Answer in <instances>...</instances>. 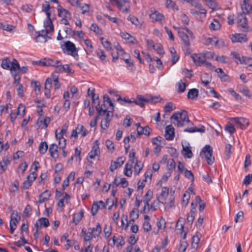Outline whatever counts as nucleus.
I'll return each instance as SVG.
<instances>
[{
  "mask_svg": "<svg viewBox=\"0 0 252 252\" xmlns=\"http://www.w3.org/2000/svg\"><path fill=\"white\" fill-rule=\"evenodd\" d=\"M151 14L150 15V18L155 21H161L163 18L164 16L163 14L160 13L159 12L156 11L154 9H151Z\"/></svg>",
  "mask_w": 252,
  "mask_h": 252,
  "instance_id": "obj_19",
  "label": "nucleus"
},
{
  "mask_svg": "<svg viewBox=\"0 0 252 252\" xmlns=\"http://www.w3.org/2000/svg\"><path fill=\"white\" fill-rule=\"evenodd\" d=\"M83 215L84 211L82 209L79 213H75L73 215L72 222L74 223L75 225H77L82 220Z\"/></svg>",
  "mask_w": 252,
  "mask_h": 252,
  "instance_id": "obj_26",
  "label": "nucleus"
},
{
  "mask_svg": "<svg viewBox=\"0 0 252 252\" xmlns=\"http://www.w3.org/2000/svg\"><path fill=\"white\" fill-rule=\"evenodd\" d=\"M96 53L97 56L103 63H105L107 62L106 56L103 50L98 49L96 51Z\"/></svg>",
  "mask_w": 252,
  "mask_h": 252,
  "instance_id": "obj_28",
  "label": "nucleus"
},
{
  "mask_svg": "<svg viewBox=\"0 0 252 252\" xmlns=\"http://www.w3.org/2000/svg\"><path fill=\"white\" fill-rule=\"evenodd\" d=\"M215 71L218 73L219 76L222 79H224L226 77V74L224 73L222 69L220 68H218L215 69Z\"/></svg>",
  "mask_w": 252,
  "mask_h": 252,
  "instance_id": "obj_64",
  "label": "nucleus"
},
{
  "mask_svg": "<svg viewBox=\"0 0 252 252\" xmlns=\"http://www.w3.org/2000/svg\"><path fill=\"white\" fill-rule=\"evenodd\" d=\"M49 152L50 156L54 158H57L59 157L58 146L55 144H52L50 146Z\"/></svg>",
  "mask_w": 252,
  "mask_h": 252,
  "instance_id": "obj_21",
  "label": "nucleus"
},
{
  "mask_svg": "<svg viewBox=\"0 0 252 252\" xmlns=\"http://www.w3.org/2000/svg\"><path fill=\"white\" fill-rule=\"evenodd\" d=\"M93 103L96 104V109L97 112L96 116H103L107 112V109L104 108L102 106H99V95H91Z\"/></svg>",
  "mask_w": 252,
  "mask_h": 252,
  "instance_id": "obj_8",
  "label": "nucleus"
},
{
  "mask_svg": "<svg viewBox=\"0 0 252 252\" xmlns=\"http://www.w3.org/2000/svg\"><path fill=\"white\" fill-rule=\"evenodd\" d=\"M162 137L158 136L152 139V143L154 145H161L162 141H163Z\"/></svg>",
  "mask_w": 252,
  "mask_h": 252,
  "instance_id": "obj_59",
  "label": "nucleus"
},
{
  "mask_svg": "<svg viewBox=\"0 0 252 252\" xmlns=\"http://www.w3.org/2000/svg\"><path fill=\"white\" fill-rule=\"evenodd\" d=\"M231 148L232 146L229 144H227L225 145V151H224V155H225V159H228L230 157V155L231 154Z\"/></svg>",
  "mask_w": 252,
  "mask_h": 252,
  "instance_id": "obj_38",
  "label": "nucleus"
},
{
  "mask_svg": "<svg viewBox=\"0 0 252 252\" xmlns=\"http://www.w3.org/2000/svg\"><path fill=\"white\" fill-rule=\"evenodd\" d=\"M99 208V206L98 204L97 201H95L93 203L92 209L91 213L93 216H94L96 214L98 211V209Z\"/></svg>",
  "mask_w": 252,
  "mask_h": 252,
  "instance_id": "obj_49",
  "label": "nucleus"
},
{
  "mask_svg": "<svg viewBox=\"0 0 252 252\" xmlns=\"http://www.w3.org/2000/svg\"><path fill=\"white\" fill-rule=\"evenodd\" d=\"M166 4L167 7L172 8V9L178 10L179 7L176 5V4L172 1L171 0H167Z\"/></svg>",
  "mask_w": 252,
  "mask_h": 252,
  "instance_id": "obj_52",
  "label": "nucleus"
},
{
  "mask_svg": "<svg viewBox=\"0 0 252 252\" xmlns=\"http://www.w3.org/2000/svg\"><path fill=\"white\" fill-rule=\"evenodd\" d=\"M10 161L8 159L3 158L2 161L0 162V167L2 170L1 173L4 172L7 168L8 164H10Z\"/></svg>",
  "mask_w": 252,
  "mask_h": 252,
  "instance_id": "obj_34",
  "label": "nucleus"
},
{
  "mask_svg": "<svg viewBox=\"0 0 252 252\" xmlns=\"http://www.w3.org/2000/svg\"><path fill=\"white\" fill-rule=\"evenodd\" d=\"M241 8L243 12H245L246 14H249L252 10V6L250 0H244L241 5Z\"/></svg>",
  "mask_w": 252,
  "mask_h": 252,
  "instance_id": "obj_20",
  "label": "nucleus"
},
{
  "mask_svg": "<svg viewBox=\"0 0 252 252\" xmlns=\"http://www.w3.org/2000/svg\"><path fill=\"white\" fill-rule=\"evenodd\" d=\"M231 121L239 125L242 129H246L250 124L249 120L245 118H233Z\"/></svg>",
  "mask_w": 252,
  "mask_h": 252,
  "instance_id": "obj_11",
  "label": "nucleus"
},
{
  "mask_svg": "<svg viewBox=\"0 0 252 252\" xmlns=\"http://www.w3.org/2000/svg\"><path fill=\"white\" fill-rule=\"evenodd\" d=\"M213 150L211 147L209 145H206L200 153V156H202V154L204 156L205 159L209 165H212L214 162L215 158L212 157Z\"/></svg>",
  "mask_w": 252,
  "mask_h": 252,
  "instance_id": "obj_7",
  "label": "nucleus"
},
{
  "mask_svg": "<svg viewBox=\"0 0 252 252\" xmlns=\"http://www.w3.org/2000/svg\"><path fill=\"white\" fill-rule=\"evenodd\" d=\"M191 57L193 62L197 65L200 66L205 63V55L204 53L194 54Z\"/></svg>",
  "mask_w": 252,
  "mask_h": 252,
  "instance_id": "obj_12",
  "label": "nucleus"
},
{
  "mask_svg": "<svg viewBox=\"0 0 252 252\" xmlns=\"http://www.w3.org/2000/svg\"><path fill=\"white\" fill-rule=\"evenodd\" d=\"M153 49L159 55H163L164 54L162 46L159 43H156L155 46H154Z\"/></svg>",
  "mask_w": 252,
  "mask_h": 252,
  "instance_id": "obj_39",
  "label": "nucleus"
},
{
  "mask_svg": "<svg viewBox=\"0 0 252 252\" xmlns=\"http://www.w3.org/2000/svg\"><path fill=\"white\" fill-rule=\"evenodd\" d=\"M90 229L91 230V232H93V233H94V238L98 237L101 233V227L99 222L97 223L96 227H93Z\"/></svg>",
  "mask_w": 252,
  "mask_h": 252,
  "instance_id": "obj_29",
  "label": "nucleus"
},
{
  "mask_svg": "<svg viewBox=\"0 0 252 252\" xmlns=\"http://www.w3.org/2000/svg\"><path fill=\"white\" fill-rule=\"evenodd\" d=\"M190 195L189 192L186 191L183 195L182 205L186 206L189 203Z\"/></svg>",
  "mask_w": 252,
  "mask_h": 252,
  "instance_id": "obj_43",
  "label": "nucleus"
},
{
  "mask_svg": "<svg viewBox=\"0 0 252 252\" xmlns=\"http://www.w3.org/2000/svg\"><path fill=\"white\" fill-rule=\"evenodd\" d=\"M58 16L59 17H62L63 18H69L71 17L70 13L67 11V10L63 8L61 6H59L58 8Z\"/></svg>",
  "mask_w": 252,
  "mask_h": 252,
  "instance_id": "obj_22",
  "label": "nucleus"
},
{
  "mask_svg": "<svg viewBox=\"0 0 252 252\" xmlns=\"http://www.w3.org/2000/svg\"><path fill=\"white\" fill-rule=\"evenodd\" d=\"M38 221L40 224V227H47L49 226V221L48 219L46 218H41L38 220Z\"/></svg>",
  "mask_w": 252,
  "mask_h": 252,
  "instance_id": "obj_37",
  "label": "nucleus"
},
{
  "mask_svg": "<svg viewBox=\"0 0 252 252\" xmlns=\"http://www.w3.org/2000/svg\"><path fill=\"white\" fill-rule=\"evenodd\" d=\"M174 128L172 125H169L166 127L165 137L167 140H172L174 137Z\"/></svg>",
  "mask_w": 252,
  "mask_h": 252,
  "instance_id": "obj_15",
  "label": "nucleus"
},
{
  "mask_svg": "<svg viewBox=\"0 0 252 252\" xmlns=\"http://www.w3.org/2000/svg\"><path fill=\"white\" fill-rule=\"evenodd\" d=\"M182 73L187 78H191L193 76L192 71L187 68L183 69Z\"/></svg>",
  "mask_w": 252,
  "mask_h": 252,
  "instance_id": "obj_56",
  "label": "nucleus"
},
{
  "mask_svg": "<svg viewBox=\"0 0 252 252\" xmlns=\"http://www.w3.org/2000/svg\"><path fill=\"white\" fill-rule=\"evenodd\" d=\"M63 98L64 101L63 106L64 108L68 109L69 108L70 105L69 100L70 95H63Z\"/></svg>",
  "mask_w": 252,
  "mask_h": 252,
  "instance_id": "obj_50",
  "label": "nucleus"
},
{
  "mask_svg": "<svg viewBox=\"0 0 252 252\" xmlns=\"http://www.w3.org/2000/svg\"><path fill=\"white\" fill-rule=\"evenodd\" d=\"M128 58L125 59L122 58V59L125 62V63H126V67L127 68L131 71H133L134 70V64L132 62H131L129 60V56L127 55Z\"/></svg>",
  "mask_w": 252,
  "mask_h": 252,
  "instance_id": "obj_42",
  "label": "nucleus"
},
{
  "mask_svg": "<svg viewBox=\"0 0 252 252\" xmlns=\"http://www.w3.org/2000/svg\"><path fill=\"white\" fill-rule=\"evenodd\" d=\"M150 98H146L142 95H137V98L131 101L130 99L126 98V97L124 99H121V103L123 105L126 103H131L132 102H134L136 104L139 105L141 107H144L145 106V102H149L151 101L153 103H156L160 101V98L158 96L153 97V95H150Z\"/></svg>",
  "mask_w": 252,
  "mask_h": 252,
  "instance_id": "obj_1",
  "label": "nucleus"
},
{
  "mask_svg": "<svg viewBox=\"0 0 252 252\" xmlns=\"http://www.w3.org/2000/svg\"><path fill=\"white\" fill-rule=\"evenodd\" d=\"M183 149L185 152L184 156L185 157L190 158L192 157L193 154L192 153L191 150L190 149V148L188 146L185 147L183 145Z\"/></svg>",
  "mask_w": 252,
  "mask_h": 252,
  "instance_id": "obj_36",
  "label": "nucleus"
},
{
  "mask_svg": "<svg viewBox=\"0 0 252 252\" xmlns=\"http://www.w3.org/2000/svg\"><path fill=\"white\" fill-rule=\"evenodd\" d=\"M186 83L181 81L178 83V92L179 93H181L184 92L186 89Z\"/></svg>",
  "mask_w": 252,
  "mask_h": 252,
  "instance_id": "obj_53",
  "label": "nucleus"
},
{
  "mask_svg": "<svg viewBox=\"0 0 252 252\" xmlns=\"http://www.w3.org/2000/svg\"><path fill=\"white\" fill-rule=\"evenodd\" d=\"M225 130L227 131L230 134H232L235 132V128L234 126L229 123L225 126Z\"/></svg>",
  "mask_w": 252,
  "mask_h": 252,
  "instance_id": "obj_55",
  "label": "nucleus"
},
{
  "mask_svg": "<svg viewBox=\"0 0 252 252\" xmlns=\"http://www.w3.org/2000/svg\"><path fill=\"white\" fill-rule=\"evenodd\" d=\"M68 126L66 124H64L63 125L62 129L61 130L59 134H57V130L56 131L55 137L57 139H64L63 137V135L65 133L67 130Z\"/></svg>",
  "mask_w": 252,
  "mask_h": 252,
  "instance_id": "obj_27",
  "label": "nucleus"
},
{
  "mask_svg": "<svg viewBox=\"0 0 252 252\" xmlns=\"http://www.w3.org/2000/svg\"><path fill=\"white\" fill-rule=\"evenodd\" d=\"M32 211V208L30 205L28 204L24 210V214L25 216L29 218L31 215V212Z\"/></svg>",
  "mask_w": 252,
  "mask_h": 252,
  "instance_id": "obj_57",
  "label": "nucleus"
},
{
  "mask_svg": "<svg viewBox=\"0 0 252 252\" xmlns=\"http://www.w3.org/2000/svg\"><path fill=\"white\" fill-rule=\"evenodd\" d=\"M63 51L64 53L71 55L75 59L78 57V50L76 48L75 44L70 41L64 42V46L61 45Z\"/></svg>",
  "mask_w": 252,
  "mask_h": 252,
  "instance_id": "obj_4",
  "label": "nucleus"
},
{
  "mask_svg": "<svg viewBox=\"0 0 252 252\" xmlns=\"http://www.w3.org/2000/svg\"><path fill=\"white\" fill-rule=\"evenodd\" d=\"M210 29L213 30H217L220 27V24L218 21L214 19L209 26Z\"/></svg>",
  "mask_w": 252,
  "mask_h": 252,
  "instance_id": "obj_46",
  "label": "nucleus"
},
{
  "mask_svg": "<svg viewBox=\"0 0 252 252\" xmlns=\"http://www.w3.org/2000/svg\"><path fill=\"white\" fill-rule=\"evenodd\" d=\"M104 232L105 234V237L107 238H108L111 234V232H112L111 227L109 226V227H108L107 225H105V227L104 228Z\"/></svg>",
  "mask_w": 252,
  "mask_h": 252,
  "instance_id": "obj_62",
  "label": "nucleus"
},
{
  "mask_svg": "<svg viewBox=\"0 0 252 252\" xmlns=\"http://www.w3.org/2000/svg\"><path fill=\"white\" fill-rule=\"evenodd\" d=\"M171 120H174L176 123L173 122L174 124H176L177 126L182 127L186 124L189 122L188 113L185 110L181 112L175 113L170 118Z\"/></svg>",
  "mask_w": 252,
  "mask_h": 252,
  "instance_id": "obj_2",
  "label": "nucleus"
},
{
  "mask_svg": "<svg viewBox=\"0 0 252 252\" xmlns=\"http://www.w3.org/2000/svg\"><path fill=\"white\" fill-rule=\"evenodd\" d=\"M91 30L97 34H101L102 30L96 24H92L90 28Z\"/></svg>",
  "mask_w": 252,
  "mask_h": 252,
  "instance_id": "obj_47",
  "label": "nucleus"
},
{
  "mask_svg": "<svg viewBox=\"0 0 252 252\" xmlns=\"http://www.w3.org/2000/svg\"><path fill=\"white\" fill-rule=\"evenodd\" d=\"M130 220L129 222L134 221L136 219H137L139 217L138 210L137 209H133L130 213L129 215Z\"/></svg>",
  "mask_w": 252,
  "mask_h": 252,
  "instance_id": "obj_31",
  "label": "nucleus"
},
{
  "mask_svg": "<svg viewBox=\"0 0 252 252\" xmlns=\"http://www.w3.org/2000/svg\"><path fill=\"white\" fill-rule=\"evenodd\" d=\"M99 142L97 140L94 141L92 151L89 153V157L91 158H94L96 156H98L100 151L99 150Z\"/></svg>",
  "mask_w": 252,
  "mask_h": 252,
  "instance_id": "obj_14",
  "label": "nucleus"
},
{
  "mask_svg": "<svg viewBox=\"0 0 252 252\" xmlns=\"http://www.w3.org/2000/svg\"><path fill=\"white\" fill-rule=\"evenodd\" d=\"M231 40L233 42H245L247 41V38L245 34L236 33L232 35Z\"/></svg>",
  "mask_w": 252,
  "mask_h": 252,
  "instance_id": "obj_18",
  "label": "nucleus"
},
{
  "mask_svg": "<svg viewBox=\"0 0 252 252\" xmlns=\"http://www.w3.org/2000/svg\"><path fill=\"white\" fill-rule=\"evenodd\" d=\"M135 165H134V174L138 175L142 169V166L140 164V162L138 160V158H136Z\"/></svg>",
  "mask_w": 252,
  "mask_h": 252,
  "instance_id": "obj_44",
  "label": "nucleus"
},
{
  "mask_svg": "<svg viewBox=\"0 0 252 252\" xmlns=\"http://www.w3.org/2000/svg\"><path fill=\"white\" fill-rule=\"evenodd\" d=\"M59 61H54L51 59H45L43 61V64L45 66H55L57 68L58 66L60 63Z\"/></svg>",
  "mask_w": 252,
  "mask_h": 252,
  "instance_id": "obj_24",
  "label": "nucleus"
},
{
  "mask_svg": "<svg viewBox=\"0 0 252 252\" xmlns=\"http://www.w3.org/2000/svg\"><path fill=\"white\" fill-rule=\"evenodd\" d=\"M114 2L119 9L124 12L127 13L128 11L129 2L127 0H110Z\"/></svg>",
  "mask_w": 252,
  "mask_h": 252,
  "instance_id": "obj_10",
  "label": "nucleus"
},
{
  "mask_svg": "<svg viewBox=\"0 0 252 252\" xmlns=\"http://www.w3.org/2000/svg\"><path fill=\"white\" fill-rule=\"evenodd\" d=\"M103 104L102 105L104 108H107L109 112L113 113L114 111V105L112 101L110 100L108 95H103Z\"/></svg>",
  "mask_w": 252,
  "mask_h": 252,
  "instance_id": "obj_13",
  "label": "nucleus"
},
{
  "mask_svg": "<svg viewBox=\"0 0 252 252\" xmlns=\"http://www.w3.org/2000/svg\"><path fill=\"white\" fill-rule=\"evenodd\" d=\"M25 107L22 104H20L17 109V114L21 115V117L24 116L25 115Z\"/></svg>",
  "mask_w": 252,
  "mask_h": 252,
  "instance_id": "obj_51",
  "label": "nucleus"
},
{
  "mask_svg": "<svg viewBox=\"0 0 252 252\" xmlns=\"http://www.w3.org/2000/svg\"><path fill=\"white\" fill-rule=\"evenodd\" d=\"M124 161L125 160L122 157H119L116 161H112L109 167L110 170L111 172H114L118 167H121L124 164Z\"/></svg>",
  "mask_w": 252,
  "mask_h": 252,
  "instance_id": "obj_16",
  "label": "nucleus"
},
{
  "mask_svg": "<svg viewBox=\"0 0 252 252\" xmlns=\"http://www.w3.org/2000/svg\"><path fill=\"white\" fill-rule=\"evenodd\" d=\"M252 181V174L247 175L243 180V184L246 185H249Z\"/></svg>",
  "mask_w": 252,
  "mask_h": 252,
  "instance_id": "obj_63",
  "label": "nucleus"
},
{
  "mask_svg": "<svg viewBox=\"0 0 252 252\" xmlns=\"http://www.w3.org/2000/svg\"><path fill=\"white\" fill-rule=\"evenodd\" d=\"M238 27L244 32L252 31V29L248 26V20L246 18L245 12L241 13L238 15L237 19Z\"/></svg>",
  "mask_w": 252,
  "mask_h": 252,
  "instance_id": "obj_5",
  "label": "nucleus"
},
{
  "mask_svg": "<svg viewBox=\"0 0 252 252\" xmlns=\"http://www.w3.org/2000/svg\"><path fill=\"white\" fill-rule=\"evenodd\" d=\"M111 119L109 118H105L102 120L101 122V127L102 129H105L107 128L110 125Z\"/></svg>",
  "mask_w": 252,
  "mask_h": 252,
  "instance_id": "obj_45",
  "label": "nucleus"
},
{
  "mask_svg": "<svg viewBox=\"0 0 252 252\" xmlns=\"http://www.w3.org/2000/svg\"><path fill=\"white\" fill-rule=\"evenodd\" d=\"M200 237L198 235H195L192 237L191 246L192 248L196 249L198 248V244L200 241Z\"/></svg>",
  "mask_w": 252,
  "mask_h": 252,
  "instance_id": "obj_40",
  "label": "nucleus"
},
{
  "mask_svg": "<svg viewBox=\"0 0 252 252\" xmlns=\"http://www.w3.org/2000/svg\"><path fill=\"white\" fill-rule=\"evenodd\" d=\"M47 143L45 142H41L39 146V152L41 154H45L48 149Z\"/></svg>",
  "mask_w": 252,
  "mask_h": 252,
  "instance_id": "obj_35",
  "label": "nucleus"
},
{
  "mask_svg": "<svg viewBox=\"0 0 252 252\" xmlns=\"http://www.w3.org/2000/svg\"><path fill=\"white\" fill-rule=\"evenodd\" d=\"M134 163V159H129L128 162H127L126 164L125 165L124 172H126V171H129V170L131 169V168L133 166V164Z\"/></svg>",
  "mask_w": 252,
  "mask_h": 252,
  "instance_id": "obj_54",
  "label": "nucleus"
},
{
  "mask_svg": "<svg viewBox=\"0 0 252 252\" xmlns=\"http://www.w3.org/2000/svg\"><path fill=\"white\" fill-rule=\"evenodd\" d=\"M20 69L19 63L17 60L13 59L11 62L9 70L11 71L19 70Z\"/></svg>",
  "mask_w": 252,
  "mask_h": 252,
  "instance_id": "obj_30",
  "label": "nucleus"
},
{
  "mask_svg": "<svg viewBox=\"0 0 252 252\" xmlns=\"http://www.w3.org/2000/svg\"><path fill=\"white\" fill-rule=\"evenodd\" d=\"M11 62L8 58H5L2 60L1 66L4 69L9 70Z\"/></svg>",
  "mask_w": 252,
  "mask_h": 252,
  "instance_id": "obj_32",
  "label": "nucleus"
},
{
  "mask_svg": "<svg viewBox=\"0 0 252 252\" xmlns=\"http://www.w3.org/2000/svg\"><path fill=\"white\" fill-rule=\"evenodd\" d=\"M169 194V188L168 187H163L161 193V198L163 201H165L166 197Z\"/></svg>",
  "mask_w": 252,
  "mask_h": 252,
  "instance_id": "obj_48",
  "label": "nucleus"
},
{
  "mask_svg": "<svg viewBox=\"0 0 252 252\" xmlns=\"http://www.w3.org/2000/svg\"><path fill=\"white\" fill-rule=\"evenodd\" d=\"M32 182L33 181L31 180V176L28 175L27 178V180L23 182L21 188L25 189H29V188L32 186Z\"/></svg>",
  "mask_w": 252,
  "mask_h": 252,
  "instance_id": "obj_33",
  "label": "nucleus"
},
{
  "mask_svg": "<svg viewBox=\"0 0 252 252\" xmlns=\"http://www.w3.org/2000/svg\"><path fill=\"white\" fill-rule=\"evenodd\" d=\"M185 176L189 179H191L192 182L194 180V176L192 173L191 172V171L188 170L187 169H185Z\"/></svg>",
  "mask_w": 252,
  "mask_h": 252,
  "instance_id": "obj_61",
  "label": "nucleus"
},
{
  "mask_svg": "<svg viewBox=\"0 0 252 252\" xmlns=\"http://www.w3.org/2000/svg\"><path fill=\"white\" fill-rule=\"evenodd\" d=\"M57 68L59 71L62 72L68 73H74V70L69 67L68 64L62 65L61 62H60V63L59 66H58Z\"/></svg>",
  "mask_w": 252,
  "mask_h": 252,
  "instance_id": "obj_25",
  "label": "nucleus"
},
{
  "mask_svg": "<svg viewBox=\"0 0 252 252\" xmlns=\"http://www.w3.org/2000/svg\"><path fill=\"white\" fill-rule=\"evenodd\" d=\"M194 214L195 212H193L192 211H190L189 213L188 214L187 220L190 224H192L194 220Z\"/></svg>",
  "mask_w": 252,
  "mask_h": 252,
  "instance_id": "obj_60",
  "label": "nucleus"
},
{
  "mask_svg": "<svg viewBox=\"0 0 252 252\" xmlns=\"http://www.w3.org/2000/svg\"><path fill=\"white\" fill-rule=\"evenodd\" d=\"M178 34L182 40V48L186 54L189 55L191 52L190 48V42L189 41V36L183 31H179Z\"/></svg>",
  "mask_w": 252,
  "mask_h": 252,
  "instance_id": "obj_6",
  "label": "nucleus"
},
{
  "mask_svg": "<svg viewBox=\"0 0 252 252\" xmlns=\"http://www.w3.org/2000/svg\"><path fill=\"white\" fill-rule=\"evenodd\" d=\"M231 55L232 56L233 59L237 63H243V59H241L239 54L235 52H231Z\"/></svg>",
  "mask_w": 252,
  "mask_h": 252,
  "instance_id": "obj_41",
  "label": "nucleus"
},
{
  "mask_svg": "<svg viewBox=\"0 0 252 252\" xmlns=\"http://www.w3.org/2000/svg\"><path fill=\"white\" fill-rule=\"evenodd\" d=\"M44 26L45 28V35L44 37H45V36H47V34H48L50 32H52L54 31V25L52 21H45L44 23ZM40 37H43V35L42 34H40V33H39L35 38V39L37 42L40 41L39 40V38Z\"/></svg>",
  "mask_w": 252,
  "mask_h": 252,
  "instance_id": "obj_9",
  "label": "nucleus"
},
{
  "mask_svg": "<svg viewBox=\"0 0 252 252\" xmlns=\"http://www.w3.org/2000/svg\"><path fill=\"white\" fill-rule=\"evenodd\" d=\"M244 218V213L243 211H239L236 214V217L235 218V221L236 222H240L242 221Z\"/></svg>",
  "mask_w": 252,
  "mask_h": 252,
  "instance_id": "obj_58",
  "label": "nucleus"
},
{
  "mask_svg": "<svg viewBox=\"0 0 252 252\" xmlns=\"http://www.w3.org/2000/svg\"><path fill=\"white\" fill-rule=\"evenodd\" d=\"M14 213L13 212L11 215V220L10 221V232L11 234L13 233L17 226L16 224L18 222V220L16 218V217L18 216V212H16L15 216H14Z\"/></svg>",
  "mask_w": 252,
  "mask_h": 252,
  "instance_id": "obj_17",
  "label": "nucleus"
},
{
  "mask_svg": "<svg viewBox=\"0 0 252 252\" xmlns=\"http://www.w3.org/2000/svg\"><path fill=\"white\" fill-rule=\"evenodd\" d=\"M57 72H54L52 75V78H47L44 84L45 92L44 94H48L50 93V89L52 87V83H54V89L56 90L61 87V84L58 81V76Z\"/></svg>",
  "mask_w": 252,
  "mask_h": 252,
  "instance_id": "obj_3",
  "label": "nucleus"
},
{
  "mask_svg": "<svg viewBox=\"0 0 252 252\" xmlns=\"http://www.w3.org/2000/svg\"><path fill=\"white\" fill-rule=\"evenodd\" d=\"M51 196V193L48 190H46L42 192L39 196L38 203L42 204L46 201L49 200Z\"/></svg>",
  "mask_w": 252,
  "mask_h": 252,
  "instance_id": "obj_23",
  "label": "nucleus"
}]
</instances>
